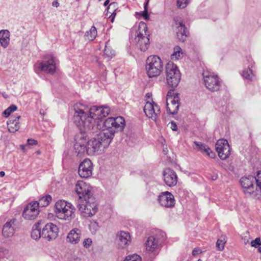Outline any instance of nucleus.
Wrapping results in <instances>:
<instances>
[{
    "label": "nucleus",
    "mask_w": 261,
    "mask_h": 261,
    "mask_svg": "<svg viewBox=\"0 0 261 261\" xmlns=\"http://www.w3.org/2000/svg\"><path fill=\"white\" fill-rule=\"evenodd\" d=\"M74 114L72 120L80 130L87 132L90 134H94L93 127L95 125L94 117L91 116L90 109L81 103H77L73 106Z\"/></svg>",
    "instance_id": "nucleus-1"
},
{
    "label": "nucleus",
    "mask_w": 261,
    "mask_h": 261,
    "mask_svg": "<svg viewBox=\"0 0 261 261\" xmlns=\"http://www.w3.org/2000/svg\"><path fill=\"white\" fill-rule=\"evenodd\" d=\"M125 126V121L123 117H109L104 121L98 120L93 127L94 133L102 129L103 132L114 130L122 132Z\"/></svg>",
    "instance_id": "nucleus-2"
},
{
    "label": "nucleus",
    "mask_w": 261,
    "mask_h": 261,
    "mask_svg": "<svg viewBox=\"0 0 261 261\" xmlns=\"http://www.w3.org/2000/svg\"><path fill=\"white\" fill-rule=\"evenodd\" d=\"M55 207V213L59 219L70 221L75 217V207L65 200H58Z\"/></svg>",
    "instance_id": "nucleus-3"
},
{
    "label": "nucleus",
    "mask_w": 261,
    "mask_h": 261,
    "mask_svg": "<svg viewBox=\"0 0 261 261\" xmlns=\"http://www.w3.org/2000/svg\"><path fill=\"white\" fill-rule=\"evenodd\" d=\"M166 80L169 86L174 89L179 84L181 80V74L177 66L173 63H168L166 65Z\"/></svg>",
    "instance_id": "nucleus-4"
},
{
    "label": "nucleus",
    "mask_w": 261,
    "mask_h": 261,
    "mask_svg": "<svg viewBox=\"0 0 261 261\" xmlns=\"http://www.w3.org/2000/svg\"><path fill=\"white\" fill-rule=\"evenodd\" d=\"M79 211L84 217H91L97 212V204L95 198L93 196L86 198L77 205Z\"/></svg>",
    "instance_id": "nucleus-5"
},
{
    "label": "nucleus",
    "mask_w": 261,
    "mask_h": 261,
    "mask_svg": "<svg viewBox=\"0 0 261 261\" xmlns=\"http://www.w3.org/2000/svg\"><path fill=\"white\" fill-rule=\"evenodd\" d=\"M163 69V63L157 56L148 57L146 60V70L149 77L159 76Z\"/></svg>",
    "instance_id": "nucleus-6"
},
{
    "label": "nucleus",
    "mask_w": 261,
    "mask_h": 261,
    "mask_svg": "<svg viewBox=\"0 0 261 261\" xmlns=\"http://www.w3.org/2000/svg\"><path fill=\"white\" fill-rule=\"evenodd\" d=\"M147 27L144 22L139 24L138 30L136 32V37L135 38L136 42L141 51H145L149 45V35L147 34Z\"/></svg>",
    "instance_id": "nucleus-7"
},
{
    "label": "nucleus",
    "mask_w": 261,
    "mask_h": 261,
    "mask_svg": "<svg viewBox=\"0 0 261 261\" xmlns=\"http://www.w3.org/2000/svg\"><path fill=\"white\" fill-rule=\"evenodd\" d=\"M89 134L87 132L80 130V132L75 136V144L74 148L77 154L86 153L89 154Z\"/></svg>",
    "instance_id": "nucleus-8"
},
{
    "label": "nucleus",
    "mask_w": 261,
    "mask_h": 261,
    "mask_svg": "<svg viewBox=\"0 0 261 261\" xmlns=\"http://www.w3.org/2000/svg\"><path fill=\"white\" fill-rule=\"evenodd\" d=\"M55 60V58L52 54L46 55L42 62L37 63L35 65L36 73L44 71L47 73L53 74L56 70Z\"/></svg>",
    "instance_id": "nucleus-9"
},
{
    "label": "nucleus",
    "mask_w": 261,
    "mask_h": 261,
    "mask_svg": "<svg viewBox=\"0 0 261 261\" xmlns=\"http://www.w3.org/2000/svg\"><path fill=\"white\" fill-rule=\"evenodd\" d=\"M166 238V235L164 231L161 230H156L154 234L148 238L145 243L146 250L151 252L154 251L165 240Z\"/></svg>",
    "instance_id": "nucleus-10"
},
{
    "label": "nucleus",
    "mask_w": 261,
    "mask_h": 261,
    "mask_svg": "<svg viewBox=\"0 0 261 261\" xmlns=\"http://www.w3.org/2000/svg\"><path fill=\"white\" fill-rule=\"evenodd\" d=\"M205 87L212 92L218 91L221 87V81L218 75L208 71L202 73Z\"/></svg>",
    "instance_id": "nucleus-11"
},
{
    "label": "nucleus",
    "mask_w": 261,
    "mask_h": 261,
    "mask_svg": "<svg viewBox=\"0 0 261 261\" xmlns=\"http://www.w3.org/2000/svg\"><path fill=\"white\" fill-rule=\"evenodd\" d=\"M74 190L81 201L93 196L91 191V186L83 180H79L76 182Z\"/></svg>",
    "instance_id": "nucleus-12"
},
{
    "label": "nucleus",
    "mask_w": 261,
    "mask_h": 261,
    "mask_svg": "<svg viewBox=\"0 0 261 261\" xmlns=\"http://www.w3.org/2000/svg\"><path fill=\"white\" fill-rule=\"evenodd\" d=\"M40 212L38 208V204L36 201L28 203L24 208L22 213V217L28 220H35Z\"/></svg>",
    "instance_id": "nucleus-13"
},
{
    "label": "nucleus",
    "mask_w": 261,
    "mask_h": 261,
    "mask_svg": "<svg viewBox=\"0 0 261 261\" xmlns=\"http://www.w3.org/2000/svg\"><path fill=\"white\" fill-rule=\"evenodd\" d=\"M219 157L222 160L227 159L230 154V147L226 139H220L215 145Z\"/></svg>",
    "instance_id": "nucleus-14"
},
{
    "label": "nucleus",
    "mask_w": 261,
    "mask_h": 261,
    "mask_svg": "<svg viewBox=\"0 0 261 261\" xmlns=\"http://www.w3.org/2000/svg\"><path fill=\"white\" fill-rule=\"evenodd\" d=\"M143 110L146 116L154 121H156L158 117L160 115V107L153 101L151 102L147 101Z\"/></svg>",
    "instance_id": "nucleus-15"
},
{
    "label": "nucleus",
    "mask_w": 261,
    "mask_h": 261,
    "mask_svg": "<svg viewBox=\"0 0 261 261\" xmlns=\"http://www.w3.org/2000/svg\"><path fill=\"white\" fill-rule=\"evenodd\" d=\"M20 227V223L16 218H12L7 221L3 226L2 233L5 238L13 236Z\"/></svg>",
    "instance_id": "nucleus-16"
},
{
    "label": "nucleus",
    "mask_w": 261,
    "mask_h": 261,
    "mask_svg": "<svg viewBox=\"0 0 261 261\" xmlns=\"http://www.w3.org/2000/svg\"><path fill=\"white\" fill-rule=\"evenodd\" d=\"M58 233L57 226L53 223H48L42 229V238L49 241L55 240L58 236Z\"/></svg>",
    "instance_id": "nucleus-17"
},
{
    "label": "nucleus",
    "mask_w": 261,
    "mask_h": 261,
    "mask_svg": "<svg viewBox=\"0 0 261 261\" xmlns=\"http://www.w3.org/2000/svg\"><path fill=\"white\" fill-rule=\"evenodd\" d=\"M255 178L252 175L242 177L240 180L245 193L250 194L256 190Z\"/></svg>",
    "instance_id": "nucleus-18"
},
{
    "label": "nucleus",
    "mask_w": 261,
    "mask_h": 261,
    "mask_svg": "<svg viewBox=\"0 0 261 261\" xmlns=\"http://www.w3.org/2000/svg\"><path fill=\"white\" fill-rule=\"evenodd\" d=\"M171 91L168 93L167 101V111L171 114L174 115L177 113L179 109V94L173 93V96L170 97Z\"/></svg>",
    "instance_id": "nucleus-19"
},
{
    "label": "nucleus",
    "mask_w": 261,
    "mask_h": 261,
    "mask_svg": "<svg viewBox=\"0 0 261 261\" xmlns=\"http://www.w3.org/2000/svg\"><path fill=\"white\" fill-rule=\"evenodd\" d=\"M110 112V109L107 106H93L90 108V113L94 117L95 123L97 120H102L106 117Z\"/></svg>",
    "instance_id": "nucleus-20"
},
{
    "label": "nucleus",
    "mask_w": 261,
    "mask_h": 261,
    "mask_svg": "<svg viewBox=\"0 0 261 261\" xmlns=\"http://www.w3.org/2000/svg\"><path fill=\"white\" fill-rule=\"evenodd\" d=\"M158 200L161 205L166 207H172L175 204L174 197L168 191L162 192L158 196Z\"/></svg>",
    "instance_id": "nucleus-21"
},
{
    "label": "nucleus",
    "mask_w": 261,
    "mask_h": 261,
    "mask_svg": "<svg viewBox=\"0 0 261 261\" xmlns=\"http://www.w3.org/2000/svg\"><path fill=\"white\" fill-rule=\"evenodd\" d=\"M104 144L99 142L96 136L90 140L89 142V154L96 153L97 154H102L105 152L107 147Z\"/></svg>",
    "instance_id": "nucleus-22"
},
{
    "label": "nucleus",
    "mask_w": 261,
    "mask_h": 261,
    "mask_svg": "<svg viewBox=\"0 0 261 261\" xmlns=\"http://www.w3.org/2000/svg\"><path fill=\"white\" fill-rule=\"evenodd\" d=\"M175 25L176 26V33L178 40L181 42H184L188 35L189 31L186 27L183 21L179 19L178 18H174Z\"/></svg>",
    "instance_id": "nucleus-23"
},
{
    "label": "nucleus",
    "mask_w": 261,
    "mask_h": 261,
    "mask_svg": "<svg viewBox=\"0 0 261 261\" xmlns=\"http://www.w3.org/2000/svg\"><path fill=\"white\" fill-rule=\"evenodd\" d=\"M92 163L89 159H85L79 165V174L82 178H87L92 175Z\"/></svg>",
    "instance_id": "nucleus-24"
},
{
    "label": "nucleus",
    "mask_w": 261,
    "mask_h": 261,
    "mask_svg": "<svg viewBox=\"0 0 261 261\" xmlns=\"http://www.w3.org/2000/svg\"><path fill=\"white\" fill-rule=\"evenodd\" d=\"M164 181L166 185L172 187L175 186L177 182V176L175 172L170 168H166L163 171Z\"/></svg>",
    "instance_id": "nucleus-25"
},
{
    "label": "nucleus",
    "mask_w": 261,
    "mask_h": 261,
    "mask_svg": "<svg viewBox=\"0 0 261 261\" xmlns=\"http://www.w3.org/2000/svg\"><path fill=\"white\" fill-rule=\"evenodd\" d=\"M116 241L121 248H125L130 243L131 238L129 232L120 231L116 234Z\"/></svg>",
    "instance_id": "nucleus-26"
},
{
    "label": "nucleus",
    "mask_w": 261,
    "mask_h": 261,
    "mask_svg": "<svg viewBox=\"0 0 261 261\" xmlns=\"http://www.w3.org/2000/svg\"><path fill=\"white\" fill-rule=\"evenodd\" d=\"M95 136L99 140V142L104 144L103 145L108 147L114 137V131H102Z\"/></svg>",
    "instance_id": "nucleus-27"
},
{
    "label": "nucleus",
    "mask_w": 261,
    "mask_h": 261,
    "mask_svg": "<svg viewBox=\"0 0 261 261\" xmlns=\"http://www.w3.org/2000/svg\"><path fill=\"white\" fill-rule=\"evenodd\" d=\"M82 238V230L77 228L71 229L67 234L66 241L71 244H78Z\"/></svg>",
    "instance_id": "nucleus-28"
},
{
    "label": "nucleus",
    "mask_w": 261,
    "mask_h": 261,
    "mask_svg": "<svg viewBox=\"0 0 261 261\" xmlns=\"http://www.w3.org/2000/svg\"><path fill=\"white\" fill-rule=\"evenodd\" d=\"M246 60L248 62L249 65H248L247 68L245 69L243 71L242 75L244 79L249 81H252L254 76V75L253 73L251 68H253L254 62H253L252 58L250 57H247L246 58Z\"/></svg>",
    "instance_id": "nucleus-29"
},
{
    "label": "nucleus",
    "mask_w": 261,
    "mask_h": 261,
    "mask_svg": "<svg viewBox=\"0 0 261 261\" xmlns=\"http://www.w3.org/2000/svg\"><path fill=\"white\" fill-rule=\"evenodd\" d=\"M20 118V115H17L15 117L11 118V119L7 122L8 128L10 132L15 133L17 131L20 127V123L19 119Z\"/></svg>",
    "instance_id": "nucleus-30"
},
{
    "label": "nucleus",
    "mask_w": 261,
    "mask_h": 261,
    "mask_svg": "<svg viewBox=\"0 0 261 261\" xmlns=\"http://www.w3.org/2000/svg\"><path fill=\"white\" fill-rule=\"evenodd\" d=\"M10 41V32L8 30H4L0 31V42L4 48H6Z\"/></svg>",
    "instance_id": "nucleus-31"
},
{
    "label": "nucleus",
    "mask_w": 261,
    "mask_h": 261,
    "mask_svg": "<svg viewBox=\"0 0 261 261\" xmlns=\"http://www.w3.org/2000/svg\"><path fill=\"white\" fill-rule=\"evenodd\" d=\"M194 144L199 148L200 151L203 153H205L209 157L214 158L215 156V153L211 150V149L206 147V145L201 142L195 141Z\"/></svg>",
    "instance_id": "nucleus-32"
},
{
    "label": "nucleus",
    "mask_w": 261,
    "mask_h": 261,
    "mask_svg": "<svg viewBox=\"0 0 261 261\" xmlns=\"http://www.w3.org/2000/svg\"><path fill=\"white\" fill-rule=\"evenodd\" d=\"M51 200V196L47 194L41 197L38 201H36L37 203L38 204V208H39V207L47 206L49 205Z\"/></svg>",
    "instance_id": "nucleus-33"
},
{
    "label": "nucleus",
    "mask_w": 261,
    "mask_h": 261,
    "mask_svg": "<svg viewBox=\"0 0 261 261\" xmlns=\"http://www.w3.org/2000/svg\"><path fill=\"white\" fill-rule=\"evenodd\" d=\"M39 223L35 224L31 232V237L36 240L42 237V230L39 228Z\"/></svg>",
    "instance_id": "nucleus-34"
},
{
    "label": "nucleus",
    "mask_w": 261,
    "mask_h": 261,
    "mask_svg": "<svg viewBox=\"0 0 261 261\" xmlns=\"http://www.w3.org/2000/svg\"><path fill=\"white\" fill-rule=\"evenodd\" d=\"M97 36V30L94 26H92L89 31H87L85 34L86 39L89 41H93Z\"/></svg>",
    "instance_id": "nucleus-35"
},
{
    "label": "nucleus",
    "mask_w": 261,
    "mask_h": 261,
    "mask_svg": "<svg viewBox=\"0 0 261 261\" xmlns=\"http://www.w3.org/2000/svg\"><path fill=\"white\" fill-rule=\"evenodd\" d=\"M181 48L179 46H176L173 49V53L171 55V58L173 60H178L182 55Z\"/></svg>",
    "instance_id": "nucleus-36"
},
{
    "label": "nucleus",
    "mask_w": 261,
    "mask_h": 261,
    "mask_svg": "<svg viewBox=\"0 0 261 261\" xmlns=\"http://www.w3.org/2000/svg\"><path fill=\"white\" fill-rule=\"evenodd\" d=\"M104 55L109 58H112L115 55V50L112 49L111 47L109 46V42L106 43Z\"/></svg>",
    "instance_id": "nucleus-37"
},
{
    "label": "nucleus",
    "mask_w": 261,
    "mask_h": 261,
    "mask_svg": "<svg viewBox=\"0 0 261 261\" xmlns=\"http://www.w3.org/2000/svg\"><path fill=\"white\" fill-rule=\"evenodd\" d=\"M226 242L225 236H222L219 238L216 243L217 249L219 251H222L224 248V245Z\"/></svg>",
    "instance_id": "nucleus-38"
},
{
    "label": "nucleus",
    "mask_w": 261,
    "mask_h": 261,
    "mask_svg": "<svg viewBox=\"0 0 261 261\" xmlns=\"http://www.w3.org/2000/svg\"><path fill=\"white\" fill-rule=\"evenodd\" d=\"M255 178L256 190L261 192V171H258Z\"/></svg>",
    "instance_id": "nucleus-39"
},
{
    "label": "nucleus",
    "mask_w": 261,
    "mask_h": 261,
    "mask_svg": "<svg viewBox=\"0 0 261 261\" xmlns=\"http://www.w3.org/2000/svg\"><path fill=\"white\" fill-rule=\"evenodd\" d=\"M17 109L16 106L12 105L4 111L3 114L5 117H8L12 112L16 111Z\"/></svg>",
    "instance_id": "nucleus-40"
},
{
    "label": "nucleus",
    "mask_w": 261,
    "mask_h": 261,
    "mask_svg": "<svg viewBox=\"0 0 261 261\" xmlns=\"http://www.w3.org/2000/svg\"><path fill=\"white\" fill-rule=\"evenodd\" d=\"M117 7V3L115 2L111 3L109 6L107 8V11H109V10H110L111 8H113V12L111 13V16L112 18L111 19V22H113L114 20L115 16L116 15L115 12V8Z\"/></svg>",
    "instance_id": "nucleus-41"
},
{
    "label": "nucleus",
    "mask_w": 261,
    "mask_h": 261,
    "mask_svg": "<svg viewBox=\"0 0 261 261\" xmlns=\"http://www.w3.org/2000/svg\"><path fill=\"white\" fill-rule=\"evenodd\" d=\"M148 4L145 3L144 4V11L140 13V14L145 20H148L149 18V16L148 13Z\"/></svg>",
    "instance_id": "nucleus-42"
},
{
    "label": "nucleus",
    "mask_w": 261,
    "mask_h": 261,
    "mask_svg": "<svg viewBox=\"0 0 261 261\" xmlns=\"http://www.w3.org/2000/svg\"><path fill=\"white\" fill-rule=\"evenodd\" d=\"M124 261H142L141 258L137 255H128L126 256Z\"/></svg>",
    "instance_id": "nucleus-43"
},
{
    "label": "nucleus",
    "mask_w": 261,
    "mask_h": 261,
    "mask_svg": "<svg viewBox=\"0 0 261 261\" xmlns=\"http://www.w3.org/2000/svg\"><path fill=\"white\" fill-rule=\"evenodd\" d=\"M190 0H177V6L179 8H185L186 7Z\"/></svg>",
    "instance_id": "nucleus-44"
},
{
    "label": "nucleus",
    "mask_w": 261,
    "mask_h": 261,
    "mask_svg": "<svg viewBox=\"0 0 261 261\" xmlns=\"http://www.w3.org/2000/svg\"><path fill=\"white\" fill-rule=\"evenodd\" d=\"M251 245L252 247L257 248L258 246L261 245V241L259 238H256L254 240L251 242Z\"/></svg>",
    "instance_id": "nucleus-45"
},
{
    "label": "nucleus",
    "mask_w": 261,
    "mask_h": 261,
    "mask_svg": "<svg viewBox=\"0 0 261 261\" xmlns=\"http://www.w3.org/2000/svg\"><path fill=\"white\" fill-rule=\"evenodd\" d=\"M92 240L90 238L85 239L83 242L84 247L86 248H89L92 244Z\"/></svg>",
    "instance_id": "nucleus-46"
},
{
    "label": "nucleus",
    "mask_w": 261,
    "mask_h": 261,
    "mask_svg": "<svg viewBox=\"0 0 261 261\" xmlns=\"http://www.w3.org/2000/svg\"><path fill=\"white\" fill-rule=\"evenodd\" d=\"M27 145L29 146L30 145H35L37 144V141L32 139H29L27 141Z\"/></svg>",
    "instance_id": "nucleus-47"
},
{
    "label": "nucleus",
    "mask_w": 261,
    "mask_h": 261,
    "mask_svg": "<svg viewBox=\"0 0 261 261\" xmlns=\"http://www.w3.org/2000/svg\"><path fill=\"white\" fill-rule=\"evenodd\" d=\"M171 128L174 131H176L177 130V125L173 121H171Z\"/></svg>",
    "instance_id": "nucleus-48"
},
{
    "label": "nucleus",
    "mask_w": 261,
    "mask_h": 261,
    "mask_svg": "<svg viewBox=\"0 0 261 261\" xmlns=\"http://www.w3.org/2000/svg\"><path fill=\"white\" fill-rule=\"evenodd\" d=\"M200 253H201V251H200V249H197V248H195V249L193 250V251H192V254H193V255H197V254Z\"/></svg>",
    "instance_id": "nucleus-49"
},
{
    "label": "nucleus",
    "mask_w": 261,
    "mask_h": 261,
    "mask_svg": "<svg viewBox=\"0 0 261 261\" xmlns=\"http://www.w3.org/2000/svg\"><path fill=\"white\" fill-rule=\"evenodd\" d=\"M92 227H94L95 231H96V230L98 229V226L97 223H94L92 224L91 226H90L91 228H92Z\"/></svg>",
    "instance_id": "nucleus-50"
},
{
    "label": "nucleus",
    "mask_w": 261,
    "mask_h": 261,
    "mask_svg": "<svg viewBox=\"0 0 261 261\" xmlns=\"http://www.w3.org/2000/svg\"><path fill=\"white\" fill-rule=\"evenodd\" d=\"M53 6L58 7L59 6V3L57 1H54L52 4Z\"/></svg>",
    "instance_id": "nucleus-51"
},
{
    "label": "nucleus",
    "mask_w": 261,
    "mask_h": 261,
    "mask_svg": "<svg viewBox=\"0 0 261 261\" xmlns=\"http://www.w3.org/2000/svg\"><path fill=\"white\" fill-rule=\"evenodd\" d=\"M28 147V145H27V144H26V145H20V147H21V148L23 150H24V149H25V147Z\"/></svg>",
    "instance_id": "nucleus-52"
},
{
    "label": "nucleus",
    "mask_w": 261,
    "mask_h": 261,
    "mask_svg": "<svg viewBox=\"0 0 261 261\" xmlns=\"http://www.w3.org/2000/svg\"><path fill=\"white\" fill-rule=\"evenodd\" d=\"M109 3H110V0H106L103 4L104 6H107L109 4Z\"/></svg>",
    "instance_id": "nucleus-53"
},
{
    "label": "nucleus",
    "mask_w": 261,
    "mask_h": 261,
    "mask_svg": "<svg viewBox=\"0 0 261 261\" xmlns=\"http://www.w3.org/2000/svg\"><path fill=\"white\" fill-rule=\"evenodd\" d=\"M5 175V173L4 171H1L0 172V176L1 177H4Z\"/></svg>",
    "instance_id": "nucleus-54"
},
{
    "label": "nucleus",
    "mask_w": 261,
    "mask_h": 261,
    "mask_svg": "<svg viewBox=\"0 0 261 261\" xmlns=\"http://www.w3.org/2000/svg\"><path fill=\"white\" fill-rule=\"evenodd\" d=\"M257 248H258V252L261 253V245L260 246H258Z\"/></svg>",
    "instance_id": "nucleus-55"
},
{
    "label": "nucleus",
    "mask_w": 261,
    "mask_h": 261,
    "mask_svg": "<svg viewBox=\"0 0 261 261\" xmlns=\"http://www.w3.org/2000/svg\"><path fill=\"white\" fill-rule=\"evenodd\" d=\"M81 259L80 258H78V257H76V258H74L73 260L72 261H80Z\"/></svg>",
    "instance_id": "nucleus-56"
},
{
    "label": "nucleus",
    "mask_w": 261,
    "mask_h": 261,
    "mask_svg": "<svg viewBox=\"0 0 261 261\" xmlns=\"http://www.w3.org/2000/svg\"><path fill=\"white\" fill-rule=\"evenodd\" d=\"M217 175L216 176H212V179L214 180L217 179Z\"/></svg>",
    "instance_id": "nucleus-57"
},
{
    "label": "nucleus",
    "mask_w": 261,
    "mask_h": 261,
    "mask_svg": "<svg viewBox=\"0 0 261 261\" xmlns=\"http://www.w3.org/2000/svg\"><path fill=\"white\" fill-rule=\"evenodd\" d=\"M169 107H170L171 110H173V108H175V106H171V105Z\"/></svg>",
    "instance_id": "nucleus-58"
},
{
    "label": "nucleus",
    "mask_w": 261,
    "mask_h": 261,
    "mask_svg": "<svg viewBox=\"0 0 261 261\" xmlns=\"http://www.w3.org/2000/svg\"><path fill=\"white\" fill-rule=\"evenodd\" d=\"M150 0H145V3L148 4Z\"/></svg>",
    "instance_id": "nucleus-59"
},
{
    "label": "nucleus",
    "mask_w": 261,
    "mask_h": 261,
    "mask_svg": "<svg viewBox=\"0 0 261 261\" xmlns=\"http://www.w3.org/2000/svg\"><path fill=\"white\" fill-rule=\"evenodd\" d=\"M110 11V10H109V11H107V13H111Z\"/></svg>",
    "instance_id": "nucleus-60"
}]
</instances>
